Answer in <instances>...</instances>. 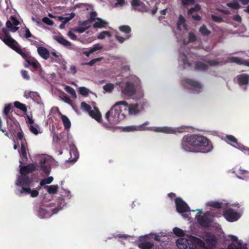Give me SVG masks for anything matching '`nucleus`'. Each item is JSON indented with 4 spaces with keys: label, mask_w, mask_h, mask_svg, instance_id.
Segmentation results:
<instances>
[{
    "label": "nucleus",
    "mask_w": 249,
    "mask_h": 249,
    "mask_svg": "<svg viewBox=\"0 0 249 249\" xmlns=\"http://www.w3.org/2000/svg\"><path fill=\"white\" fill-rule=\"evenodd\" d=\"M37 53L42 58L45 60H47L49 58L50 52L44 47H38L37 48Z\"/></svg>",
    "instance_id": "nucleus-21"
},
{
    "label": "nucleus",
    "mask_w": 249,
    "mask_h": 249,
    "mask_svg": "<svg viewBox=\"0 0 249 249\" xmlns=\"http://www.w3.org/2000/svg\"><path fill=\"white\" fill-rule=\"evenodd\" d=\"M153 246V243L149 242H141L138 245V247L141 249H152Z\"/></svg>",
    "instance_id": "nucleus-31"
},
{
    "label": "nucleus",
    "mask_w": 249,
    "mask_h": 249,
    "mask_svg": "<svg viewBox=\"0 0 249 249\" xmlns=\"http://www.w3.org/2000/svg\"><path fill=\"white\" fill-rule=\"evenodd\" d=\"M147 102L142 99L139 103L130 104L128 107L127 114L136 115L143 109V106L146 105Z\"/></svg>",
    "instance_id": "nucleus-5"
},
{
    "label": "nucleus",
    "mask_w": 249,
    "mask_h": 249,
    "mask_svg": "<svg viewBox=\"0 0 249 249\" xmlns=\"http://www.w3.org/2000/svg\"><path fill=\"white\" fill-rule=\"evenodd\" d=\"M188 39L190 42H195L196 41V37L194 33L193 32L189 33Z\"/></svg>",
    "instance_id": "nucleus-52"
},
{
    "label": "nucleus",
    "mask_w": 249,
    "mask_h": 249,
    "mask_svg": "<svg viewBox=\"0 0 249 249\" xmlns=\"http://www.w3.org/2000/svg\"><path fill=\"white\" fill-rule=\"evenodd\" d=\"M130 3L133 10L140 12H146L148 11L146 5L140 0H131Z\"/></svg>",
    "instance_id": "nucleus-9"
},
{
    "label": "nucleus",
    "mask_w": 249,
    "mask_h": 249,
    "mask_svg": "<svg viewBox=\"0 0 249 249\" xmlns=\"http://www.w3.org/2000/svg\"><path fill=\"white\" fill-rule=\"evenodd\" d=\"M89 28V26L84 27H79L73 28L72 30L74 32L79 33H84L87 29Z\"/></svg>",
    "instance_id": "nucleus-53"
},
{
    "label": "nucleus",
    "mask_w": 249,
    "mask_h": 249,
    "mask_svg": "<svg viewBox=\"0 0 249 249\" xmlns=\"http://www.w3.org/2000/svg\"><path fill=\"white\" fill-rule=\"evenodd\" d=\"M0 39L9 47L17 43V41L11 37L8 30L5 28H3L0 32Z\"/></svg>",
    "instance_id": "nucleus-6"
},
{
    "label": "nucleus",
    "mask_w": 249,
    "mask_h": 249,
    "mask_svg": "<svg viewBox=\"0 0 249 249\" xmlns=\"http://www.w3.org/2000/svg\"><path fill=\"white\" fill-rule=\"evenodd\" d=\"M97 14L96 12H91L90 14V16L89 19L92 22L96 19V16Z\"/></svg>",
    "instance_id": "nucleus-62"
},
{
    "label": "nucleus",
    "mask_w": 249,
    "mask_h": 249,
    "mask_svg": "<svg viewBox=\"0 0 249 249\" xmlns=\"http://www.w3.org/2000/svg\"><path fill=\"white\" fill-rule=\"evenodd\" d=\"M177 246L179 249H207L205 242L200 239L193 236L191 239L180 238L177 240Z\"/></svg>",
    "instance_id": "nucleus-3"
},
{
    "label": "nucleus",
    "mask_w": 249,
    "mask_h": 249,
    "mask_svg": "<svg viewBox=\"0 0 249 249\" xmlns=\"http://www.w3.org/2000/svg\"><path fill=\"white\" fill-rule=\"evenodd\" d=\"M149 123L148 122H146L142 124H141L138 126L136 125H131L124 127L123 128V130L127 132H133L137 131H143L145 130H154L156 132H168L169 128L167 127H157L154 129L151 127H146L145 125L148 124Z\"/></svg>",
    "instance_id": "nucleus-4"
},
{
    "label": "nucleus",
    "mask_w": 249,
    "mask_h": 249,
    "mask_svg": "<svg viewBox=\"0 0 249 249\" xmlns=\"http://www.w3.org/2000/svg\"><path fill=\"white\" fill-rule=\"evenodd\" d=\"M14 106L24 112V113H26L27 109L25 105L18 102L16 101L14 103Z\"/></svg>",
    "instance_id": "nucleus-33"
},
{
    "label": "nucleus",
    "mask_w": 249,
    "mask_h": 249,
    "mask_svg": "<svg viewBox=\"0 0 249 249\" xmlns=\"http://www.w3.org/2000/svg\"><path fill=\"white\" fill-rule=\"evenodd\" d=\"M30 131L35 135H37L38 134V130L37 128L35 127L34 125H31L29 126Z\"/></svg>",
    "instance_id": "nucleus-64"
},
{
    "label": "nucleus",
    "mask_w": 249,
    "mask_h": 249,
    "mask_svg": "<svg viewBox=\"0 0 249 249\" xmlns=\"http://www.w3.org/2000/svg\"><path fill=\"white\" fill-rule=\"evenodd\" d=\"M65 89L66 91L68 93H70L72 97H76V92H75L74 89L72 88H71L70 86H67L65 87Z\"/></svg>",
    "instance_id": "nucleus-44"
},
{
    "label": "nucleus",
    "mask_w": 249,
    "mask_h": 249,
    "mask_svg": "<svg viewBox=\"0 0 249 249\" xmlns=\"http://www.w3.org/2000/svg\"><path fill=\"white\" fill-rule=\"evenodd\" d=\"M12 22L10 20H7L6 22V27L9 30L12 32H15L18 29V27L14 26Z\"/></svg>",
    "instance_id": "nucleus-35"
},
{
    "label": "nucleus",
    "mask_w": 249,
    "mask_h": 249,
    "mask_svg": "<svg viewBox=\"0 0 249 249\" xmlns=\"http://www.w3.org/2000/svg\"><path fill=\"white\" fill-rule=\"evenodd\" d=\"M119 30L125 34H128L131 32V28L128 25H122L119 27Z\"/></svg>",
    "instance_id": "nucleus-48"
},
{
    "label": "nucleus",
    "mask_w": 249,
    "mask_h": 249,
    "mask_svg": "<svg viewBox=\"0 0 249 249\" xmlns=\"http://www.w3.org/2000/svg\"><path fill=\"white\" fill-rule=\"evenodd\" d=\"M199 32L203 36H208L211 34V31L205 25H203L199 28Z\"/></svg>",
    "instance_id": "nucleus-34"
},
{
    "label": "nucleus",
    "mask_w": 249,
    "mask_h": 249,
    "mask_svg": "<svg viewBox=\"0 0 249 249\" xmlns=\"http://www.w3.org/2000/svg\"><path fill=\"white\" fill-rule=\"evenodd\" d=\"M89 90L85 87H82L79 88V93L84 96L89 95Z\"/></svg>",
    "instance_id": "nucleus-50"
},
{
    "label": "nucleus",
    "mask_w": 249,
    "mask_h": 249,
    "mask_svg": "<svg viewBox=\"0 0 249 249\" xmlns=\"http://www.w3.org/2000/svg\"><path fill=\"white\" fill-rule=\"evenodd\" d=\"M21 75L24 79L28 80L30 79V76L28 75V72L26 70H22L21 71Z\"/></svg>",
    "instance_id": "nucleus-63"
},
{
    "label": "nucleus",
    "mask_w": 249,
    "mask_h": 249,
    "mask_svg": "<svg viewBox=\"0 0 249 249\" xmlns=\"http://www.w3.org/2000/svg\"><path fill=\"white\" fill-rule=\"evenodd\" d=\"M20 131L18 132V135H17V137H18V139L21 141V142H23V140L24 141H26V140L24 138V134H23L22 130H21V128H20Z\"/></svg>",
    "instance_id": "nucleus-56"
},
{
    "label": "nucleus",
    "mask_w": 249,
    "mask_h": 249,
    "mask_svg": "<svg viewBox=\"0 0 249 249\" xmlns=\"http://www.w3.org/2000/svg\"><path fill=\"white\" fill-rule=\"evenodd\" d=\"M53 180V177H49L42 179L40 182V185H41V186H44L46 184H50Z\"/></svg>",
    "instance_id": "nucleus-41"
},
{
    "label": "nucleus",
    "mask_w": 249,
    "mask_h": 249,
    "mask_svg": "<svg viewBox=\"0 0 249 249\" xmlns=\"http://www.w3.org/2000/svg\"><path fill=\"white\" fill-rule=\"evenodd\" d=\"M27 151L28 148L26 142H21V148L20 150H19V153L21 158L24 159L25 160L28 159L27 152Z\"/></svg>",
    "instance_id": "nucleus-22"
},
{
    "label": "nucleus",
    "mask_w": 249,
    "mask_h": 249,
    "mask_svg": "<svg viewBox=\"0 0 249 249\" xmlns=\"http://www.w3.org/2000/svg\"><path fill=\"white\" fill-rule=\"evenodd\" d=\"M28 66H32L36 71H37L39 68V63L34 58L30 57L26 61Z\"/></svg>",
    "instance_id": "nucleus-25"
},
{
    "label": "nucleus",
    "mask_w": 249,
    "mask_h": 249,
    "mask_svg": "<svg viewBox=\"0 0 249 249\" xmlns=\"http://www.w3.org/2000/svg\"><path fill=\"white\" fill-rule=\"evenodd\" d=\"M197 221L202 227L204 228H208L211 223L209 218L206 215H203L198 218Z\"/></svg>",
    "instance_id": "nucleus-23"
},
{
    "label": "nucleus",
    "mask_w": 249,
    "mask_h": 249,
    "mask_svg": "<svg viewBox=\"0 0 249 249\" xmlns=\"http://www.w3.org/2000/svg\"><path fill=\"white\" fill-rule=\"evenodd\" d=\"M57 18L59 20L62 21L61 23L59 25V28L63 29L65 28L66 24L71 20L73 18V16L65 18H63L61 16H58Z\"/></svg>",
    "instance_id": "nucleus-27"
},
{
    "label": "nucleus",
    "mask_w": 249,
    "mask_h": 249,
    "mask_svg": "<svg viewBox=\"0 0 249 249\" xmlns=\"http://www.w3.org/2000/svg\"><path fill=\"white\" fill-rule=\"evenodd\" d=\"M9 47L19 54L24 59L26 60V61H27V59L28 60L29 57H31L29 56V54L28 53L23 51V50L21 49L17 41V43L13 44Z\"/></svg>",
    "instance_id": "nucleus-15"
},
{
    "label": "nucleus",
    "mask_w": 249,
    "mask_h": 249,
    "mask_svg": "<svg viewBox=\"0 0 249 249\" xmlns=\"http://www.w3.org/2000/svg\"><path fill=\"white\" fill-rule=\"evenodd\" d=\"M103 59V57H99V58H94L90 60L89 62H86L82 64L83 65H88L90 66H92L94 65L96 63L98 62H100L102 59Z\"/></svg>",
    "instance_id": "nucleus-38"
},
{
    "label": "nucleus",
    "mask_w": 249,
    "mask_h": 249,
    "mask_svg": "<svg viewBox=\"0 0 249 249\" xmlns=\"http://www.w3.org/2000/svg\"><path fill=\"white\" fill-rule=\"evenodd\" d=\"M208 66L205 64L200 61H196L195 64V70L205 71L208 69Z\"/></svg>",
    "instance_id": "nucleus-32"
},
{
    "label": "nucleus",
    "mask_w": 249,
    "mask_h": 249,
    "mask_svg": "<svg viewBox=\"0 0 249 249\" xmlns=\"http://www.w3.org/2000/svg\"><path fill=\"white\" fill-rule=\"evenodd\" d=\"M32 180L27 175H21L17 179L16 185L20 186L29 187Z\"/></svg>",
    "instance_id": "nucleus-12"
},
{
    "label": "nucleus",
    "mask_w": 249,
    "mask_h": 249,
    "mask_svg": "<svg viewBox=\"0 0 249 249\" xmlns=\"http://www.w3.org/2000/svg\"><path fill=\"white\" fill-rule=\"evenodd\" d=\"M173 231L174 234L177 236L181 237L184 235L183 231L178 228H174L173 230Z\"/></svg>",
    "instance_id": "nucleus-40"
},
{
    "label": "nucleus",
    "mask_w": 249,
    "mask_h": 249,
    "mask_svg": "<svg viewBox=\"0 0 249 249\" xmlns=\"http://www.w3.org/2000/svg\"><path fill=\"white\" fill-rule=\"evenodd\" d=\"M245 60L236 56L230 57L227 60V63H235L238 65H244Z\"/></svg>",
    "instance_id": "nucleus-28"
},
{
    "label": "nucleus",
    "mask_w": 249,
    "mask_h": 249,
    "mask_svg": "<svg viewBox=\"0 0 249 249\" xmlns=\"http://www.w3.org/2000/svg\"><path fill=\"white\" fill-rule=\"evenodd\" d=\"M227 6L233 9H238L240 7V4L236 2H229L227 3Z\"/></svg>",
    "instance_id": "nucleus-43"
},
{
    "label": "nucleus",
    "mask_w": 249,
    "mask_h": 249,
    "mask_svg": "<svg viewBox=\"0 0 249 249\" xmlns=\"http://www.w3.org/2000/svg\"><path fill=\"white\" fill-rule=\"evenodd\" d=\"M36 165L34 163L29 164L26 166H21L20 169L21 175H27L36 170Z\"/></svg>",
    "instance_id": "nucleus-19"
},
{
    "label": "nucleus",
    "mask_w": 249,
    "mask_h": 249,
    "mask_svg": "<svg viewBox=\"0 0 249 249\" xmlns=\"http://www.w3.org/2000/svg\"><path fill=\"white\" fill-rule=\"evenodd\" d=\"M11 107L12 105L11 104H9L5 105L3 110V115L4 117H7L8 116H10L9 112H10Z\"/></svg>",
    "instance_id": "nucleus-36"
},
{
    "label": "nucleus",
    "mask_w": 249,
    "mask_h": 249,
    "mask_svg": "<svg viewBox=\"0 0 249 249\" xmlns=\"http://www.w3.org/2000/svg\"><path fill=\"white\" fill-rule=\"evenodd\" d=\"M106 36H111V34L110 32L107 31H104L101 32L98 36L97 38L99 39H103L105 38Z\"/></svg>",
    "instance_id": "nucleus-39"
},
{
    "label": "nucleus",
    "mask_w": 249,
    "mask_h": 249,
    "mask_svg": "<svg viewBox=\"0 0 249 249\" xmlns=\"http://www.w3.org/2000/svg\"><path fill=\"white\" fill-rule=\"evenodd\" d=\"M92 52L94 53V52L103 49V46L101 45L100 44H95L92 48H90Z\"/></svg>",
    "instance_id": "nucleus-61"
},
{
    "label": "nucleus",
    "mask_w": 249,
    "mask_h": 249,
    "mask_svg": "<svg viewBox=\"0 0 249 249\" xmlns=\"http://www.w3.org/2000/svg\"><path fill=\"white\" fill-rule=\"evenodd\" d=\"M10 19L14 26L17 27V26L19 24V21L15 16H11Z\"/></svg>",
    "instance_id": "nucleus-58"
},
{
    "label": "nucleus",
    "mask_w": 249,
    "mask_h": 249,
    "mask_svg": "<svg viewBox=\"0 0 249 249\" xmlns=\"http://www.w3.org/2000/svg\"><path fill=\"white\" fill-rule=\"evenodd\" d=\"M185 22V19L183 17V16L182 15H180L179 16L178 20L177 22L178 28L180 29V26L182 24H183V25L184 26H186V25L184 24Z\"/></svg>",
    "instance_id": "nucleus-47"
},
{
    "label": "nucleus",
    "mask_w": 249,
    "mask_h": 249,
    "mask_svg": "<svg viewBox=\"0 0 249 249\" xmlns=\"http://www.w3.org/2000/svg\"><path fill=\"white\" fill-rule=\"evenodd\" d=\"M207 249H214L217 243V239L214 235H208L204 239Z\"/></svg>",
    "instance_id": "nucleus-13"
},
{
    "label": "nucleus",
    "mask_w": 249,
    "mask_h": 249,
    "mask_svg": "<svg viewBox=\"0 0 249 249\" xmlns=\"http://www.w3.org/2000/svg\"><path fill=\"white\" fill-rule=\"evenodd\" d=\"M47 159L43 158L41 159L39 163L40 166L39 168H37L36 170L39 171H41L44 173L46 175L48 176L50 173L51 167L49 165L46 164Z\"/></svg>",
    "instance_id": "nucleus-14"
},
{
    "label": "nucleus",
    "mask_w": 249,
    "mask_h": 249,
    "mask_svg": "<svg viewBox=\"0 0 249 249\" xmlns=\"http://www.w3.org/2000/svg\"><path fill=\"white\" fill-rule=\"evenodd\" d=\"M129 105L125 101L116 102L105 115V118L109 123L117 124L124 119L128 113Z\"/></svg>",
    "instance_id": "nucleus-2"
},
{
    "label": "nucleus",
    "mask_w": 249,
    "mask_h": 249,
    "mask_svg": "<svg viewBox=\"0 0 249 249\" xmlns=\"http://www.w3.org/2000/svg\"><path fill=\"white\" fill-rule=\"evenodd\" d=\"M211 18L212 20L214 22H220L223 21V18L221 17L216 16L214 15H212Z\"/></svg>",
    "instance_id": "nucleus-57"
},
{
    "label": "nucleus",
    "mask_w": 249,
    "mask_h": 249,
    "mask_svg": "<svg viewBox=\"0 0 249 249\" xmlns=\"http://www.w3.org/2000/svg\"><path fill=\"white\" fill-rule=\"evenodd\" d=\"M136 92V89L134 84L131 82H127L124 89H122L123 95L127 96H131Z\"/></svg>",
    "instance_id": "nucleus-10"
},
{
    "label": "nucleus",
    "mask_w": 249,
    "mask_h": 249,
    "mask_svg": "<svg viewBox=\"0 0 249 249\" xmlns=\"http://www.w3.org/2000/svg\"><path fill=\"white\" fill-rule=\"evenodd\" d=\"M44 188L47 190V192L50 194H57L58 189V186L57 185L44 186Z\"/></svg>",
    "instance_id": "nucleus-29"
},
{
    "label": "nucleus",
    "mask_w": 249,
    "mask_h": 249,
    "mask_svg": "<svg viewBox=\"0 0 249 249\" xmlns=\"http://www.w3.org/2000/svg\"><path fill=\"white\" fill-rule=\"evenodd\" d=\"M183 82L185 84L189 85L191 87L198 89V92L201 91L202 86L198 81L189 78H185L183 80Z\"/></svg>",
    "instance_id": "nucleus-17"
},
{
    "label": "nucleus",
    "mask_w": 249,
    "mask_h": 249,
    "mask_svg": "<svg viewBox=\"0 0 249 249\" xmlns=\"http://www.w3.org/2000/svg\"><path fill=\"white\" fill-rule=\"evenodd\" d=\"M25 37L26 38H29L31 37H33L34 38H36V36H33L32 34L31 33L29 29L28 28H25Z\"/></svg>",
    "instance_id": "nucleus-59"
},
{
    "label": "nucleus",
    "mask_w": 249,
    "mask_h": 249,
    "mask_svg": "<svg viewBox=\"0 0 249 249\" xmlns=\"http://www.w3.org/2000/svg\"><path fill=\"white\" fill-rule=\"evenodd\" d=\"M42 20L44 23L48 25L52 26L54 24V22L53 21V20H51L48 17L43 18Z\"/></svg>",
    "instance_id": "nucleus-55"
},
{
    "label": "nucleus",
    "mask_w": 249,
    "mask_h": 249,
    "mask_svg": "<svg viewBox=\"0 0 249 249\" xmlns=\"http://www.w3.org/2000/svg\"><path fill=\"white\" fill-rule=\"evenodd\" d=\"M181 145L184 151L195 153H208L213 148L212 142L207 137L201 135L184 136Z\"/></svg>",
    "instance_id": "nucleus-1"
},
{
    "label": "nucleus",
    "mask_w": 249,
    "mask_h": 249,
    "mask_svg": "<svg viewBox=\"0 0 249 249\" xmlns=\"http://www.w3.org/2000/svg\"><path fill=\"white\" fill-rule=\"evenodd\" d=\"M4 118L6 120L8 130L13 133L15 132V129L14 128V126L17 127L18 125H19L18 122L16 120L15 118L10 115L7 117H4Z\"/></svg>",
    "instance_id": "nucleus-11"
},
{
    "label": "nucleus",
    "mask_w": 249,
    "mask_h": 249,
    "mask_svg": "<svg viewBox=\"0 0 249 249\" xmlns=\"http://www.w3.org/2000/svg\"><path fill=\"white\" fill-rule=\"evenodd\" d=\"M238 84L241 86L247 85L249 83V74L243 73L236 77Z\"/></svg>",
    "instance_id": "nucleus-18"
},
{
    "label": "nucleus",
    "mask_w": 249,
    "mask_h": 249,
    "mask_svg": "<svg viewBox=\"0 0 249 249\" xmlns=\"http://www.w3.org/2000/svg\"><path fill=\"white\" fill-rule=\"evenodd\" d=\"M200 9V5L199 4H197L195 5V6L194 7L191 8L188 10V14L189 15L192 14L195 12H197V11H199Z\"/></svg>",
    "instance_id": "nucleus-51"
},
{
    "label": "nucleus",
    "mask_w": 249,
    "mask_h": 249,
    "mask_svg": "<svg viewBox=\"0 0 249 249\" xmlns=\"http://www.w3.org/2000/svg\"><path fill=\"white\" fill-rule=\"evenodd\" d=\"M206 62L211 66H214L218 65L219 62L216 60H208Z\"/></svg>",
    "instance_id": "nucleus-60"
},
{
    "label": "nucleus",
    "mask_w": 249,
    "mask_h": 249,
    "mask_svg": "<svg viewBox=\"0 0 249 249\" xmlns=\"http://www.w3.org/2000/svg\"><path fill=\"white\" fill-rule=\"evenodd\" d=\"M226 138L228 142L233 143H237V140L235 138V137H234L232 135H227Z\"/></svg>",
    "instance_id": "nucleus-54"
},
{
    "label": "nucleus",
    "mask_w": 249,
    "mask_h": 249,
    "mask_svg": "<svg viewBox=\"0 0 249 249\" xmlns=\"http://www.w3.org/2000/svg\"><path fill=\"white\" fill-rule=\"evenodd\" d=\"M56 213L55 209L48 211L45 209L40 208L38 211V216L42 218H47L51 217L53 213Z\"/></svg>",
    "instance_id": "nucleus-16"
},
{
    "label": "nucleus",
    "mask_w": 249,
    "mask_h": 249,
    "mask_svg": "<svg viewBox=\"0 0 249 249\" xmlns=\"http://www.w3.org/2000/svg\"><path fill=\"white\" fill-rule=\"evenodd\" d=\"M175 201L176 209L178 213H183L190 211V209L188 205L181 198H176Z\"/></svg>",
    "instance_id": "nucleus-8"
},
{
    "label": "nucleus",
    "mask_w": 249,
    "mask_h": 249,
    "mask_svg": "<svg viewBox=\"0 0 249 249\" xmlns=\"http://www.w3.org/2000/svg\"><path fill=\"white\" fill-rule=\"evenodd\" d=\"M89 115L98 122H101L102 120V115L99 109L96 107H94V110H91L89 113Z\"/></svg>",
    "instance_id": "nucleus-20"
},
{
    "label": "nucleus",
    "mask_w": 249,
    "mask_h": 249,
    "mask_svg": "<svg viewBox=\"0 0 249 249\" xmlns=\"http://www.w3.org/2000/svg\"><path fill=\"white\" fill-rule=\"evenodd\" d=\"M222 203L217 201H211L208 203V205L214 208L219 209L222 207Z\"/></svg>",
    "instance_id": "nucleus-42"
},
{
    "label": "nucleus",
    "mask_w": 249,
    "mask_h": 249,
    "mask_svg": "<svg viewBox=\"0 0 249 249\" xmlns=\"http://www.w3.org/2000/svg\"><path fill=\"white\" fill-rule=\"evenodd\" d=\"M114 88L113 84L108 83L103 86V89L107 92H110Z\"/></svg>",
    "instance_id": "nucleus-45"
},
{
    "label": "nucleus",
    "mask_w": 249,
    "mask_h": 249,
    "mask_svg": "<svg viewBox=\"0 0 249 249\" xmlns=\"http://www.w3.org/2000/svg\"><path fill=\"white\" fill-rule=\"evenodd\" d=\"M96 20H97L96 22H95L94 24L93 25V27L94 28H103L106 27L107 25V23L105 21L102 20L101 18H96Z\"/></svg>",
    "instance_id": "nucleus-26"
},
{
    "label": "nucleus",
    "mask_w": 249,
    "mask_h": 249,
    "mask_svg": "<svg viewBox=\"0 0 249 249\" xmlns=\"http://www.w3.org/2000/svg\"><path fill=\"white\" fill-rule=\"evenodd\" d=\"M81 107L82 109L87 111H88L89 113V112L91 110V107H90V106H89V105H88V104L84 102H82L81 103Z\"/></svg>",
    "instance_id": "nucleus-49"
},
{
    "label": "nucleus",
    "mask_w": 249,
    "mask_h": 249,
    "mask_svg": "<svg viewBox=\"0 0 249 249\" xmlns=\"http://www.w3.org/2000/svg\"><path fill=\"white\" fill-rule=\"evenodd\" d=\"M53 39L57 41L59 43L63 45L65 47L71 46V43L65 39L62 36H53Z\"/></svg>",
    "instance_id": "nucleus-24"
},
{
    "label": "nucleus",
    "mask_w": 249,
    "mask_h": 249,
    "mask_svg": "<svg viewBox=\"0 0 249 249\" xmlns=\"http://www.w3.org/2000/svg\"><path fill=\"white\" fill-rule=\"evenodd\" d=\"M183 61V67L184 69H186L187 68H190L192 66V64L188 61V59L187 56L185 54H183V58H182Z\"/></svg>",
    "instance_id": "nucleus-37"
},
{
    "label": "nucleus",
    "mask_w": 249,
    "mask_h": 249,
    "mask_svg": "<svg viewBox=\"0 0 249 249\" xmlns=\"http://www.w3.org/2000/svg\"><path fill=\"white\" fill-rule=\"evenodd\" d=\"M37 94H38L37 92H36L26 91L24 92V96L26 98H28L29 97L33 98L35 97L36 96H37Z\"/></svg>",
    "instance_id": "nucleus-46"
},
{
    "label": "nucleus",
    "mask_w": 249,
    "mask_h": 249,
    "mask_svg": "<svg viewBox=\"0 0 249 249\" xmlns=\"http://www.w3.org/2000/svg\"><path fill=\"white\" fill-rule=\"evenodd\" d=\"M224 216L229 222L236 221L239 219L240 214L233 209L228 208L224 213Z\"/></svg>",
    "instance_id": "nucleus-7"
},
{
    "label": "nucleus",
    "mask_w": 249,
    "mask_h": 249,
    "mask_svg": "<svg viewBox=\"0 0 249 249\" xmlns=\"http://www.w3.org/2000/svg\"><path fill=\"white\" fill-rule=\"evenodd\" d=\"M61 119L63 123L64 126L66 129H69L71 126V123L69 119L64 115H61Z\"/></svg>",
    "instance_id": "nucleus-30"
}]
</instances>
